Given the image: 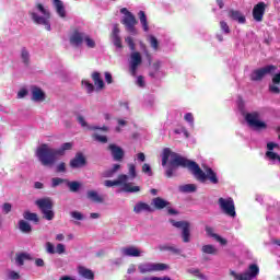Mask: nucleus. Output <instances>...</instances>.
I'll use <instances>...</instances> for the list:
<instances>
[{
	"instance_id": "2eb2a0df",
	"label": "nucleus",
	"mask_w": 280,
	"mask_h": 280,
	"mask_svg": "<svg viewBox=\"0 0 280 280\" xmlns=\"http://www.w3.org/2000/svg\"><path fill=\"white\" fill-rule=\"evenodd\" d=\"M268 5L266 2H258L257 4L254 5L253 9V19L254 21H257V23H261L264 21V15L266 14V8Z\"/></svg>"
},
{
	"instance_id": "e433bc0d",
	"label": "nucleus",
	"mask_w": 280,
	"mask_h": 280,
	"mask_svg": "<svg viewBox=\"0 0 280 280\" xmlns=\"http://www.w3.org/2000/svg\"><path fill=\"white\" fill-rule=\"evenodd\" d=\"M138 16L140 19V23L144 30V32H148L150 27L148 26V16L145 15L144 11H139Z\"/></svg>"
},
{
	"instance_id": "338daca9",
	"label": "nucleus",
	"mask_w": 280,
	"mask_h": 280,
	"mask_svg": "<svg viewBox=\"0 0 280 280\" xmlns=\"http://www.w3.org/2000/svg\"><path fill=\"white\" fill-rule=\"evenodd\" d=\"M26 95H27V90L26 89H22L18 93L19 100H23V97H25Z\"/></svg>"
},
{
	"instance_id": "aec40b11",
	"label": "nucleus",
	"mask_w": 280,
	"mask_h": 280,
	"mask_svg": "<svg viewBox=\"0 0 280 280\" xmlns=\"http://www.w3.org/2000/svg\"><path fill=\"white\" fill-rule=\"evenodd\" d=\"M125 257H141V249L137 246H128L121 249Z\"/></svg>"
},
{
	"instance_id": "37998d69",
	"label": "nucleus",
	"mask_w": 280,
	"mask_h": 280,
	"mask_svg": "<svg viewBox=\"0 0 280 280\" xmlns=\"http://www.w3.org/2000/svg\"><path fill=\"white\" fill-rule=\"evenodd\" d=\"M67 180H68V179H65V178L54 177V178L51 179V187H58V185H62V183H66V184H67Z\"/></svg>"
},
{
	"instance_id": "603ef678",
	"label": "nucleus",
	"mask_w": 280,
	"mask_h": 280,
	"mask_svg": "<svg viewBox=\"0 0 280 280\" xmlns=\"http://www.w3.org/2000/svg\"><path fill=\"white\" fill-rule=\"evenodd\" d=\"M142 172L144 174H149V176H152V167L150 166V164H148V163L143 164Z\"/></svg>"
},
{
	"instance_id": "774afa93",
	"label": "nucleus",
	"mask_w": 280,
	"mask_h": 280,
	"mask_svg": "<svg viewBox=\"0 0 280 280\" xmlns=\"http://www.w3.org/2000/svg\"><path fill=\"white\" fill-rule=\"evenodd\" d=\"M78 121L82 126V128H86V120H84L83 116H78Z\"/></svg>"
},
{
	"instance_id": "bf43d9fd",
	"label": "nucleus",
	"mask_w": 280,
	"mask_h": 280,
	"mask_svg": "<svg viewBox=\"0 0 280 280\" xmlns=\"http://www.w3.org/2000/svg\"><path fill=\"white\" fill-rule=\"evenodd\" d=\"M185 121H188V124H194V114L192 113H187L184 116Z\"/></svg>"
},
{
	"instance_id": "4d7b16f0",
	"label": "nucleus",
	"mask_w": 280,
	"mask_h": 280,
	"mask_svg": "<svg viewBox=\"0 0 280 280\" xmlns=\"http://www.w3.org/2000/svg\"><path fill=\"white\" fill-rule=\"evenodd\" d=\"M9 279L11 280H18V279H21V275L16 271H10L9 272Z\"/></svg>"
},
{
	"instance_id": "bb28decb",
	"label": "nucleus",
	"mask_w": 280,
	"mask_h": 280,
	"mask_svg": "<svg viewBox=\"0 0 280 280\" xmlns=\"http://www.w3.org/2000/svg\"><path fill=\"white\" fill-rule=\"evenodd\" d=\"M152 203H153V207H155L158 210L161 211V209L167 208V206L170 205V201L161 197H156L152 200Z\"/></svg>"
},
{
	"instance_id": "4468645a",
	"label": "nucleus",
	"mask_w": 280,
	"mask_h": 280,
	"mask_svg": "<svg viewBox=\"0 0 280 280\" xmlns=\"http://www.w3.org/2000/svg\"><path fill=\"white\" fill-rule=\"evenodd\" d=\"M107 150H109L113 161H116L117 163H121V161H124V156H126V152L121 147L115 143H110L107 147Z\"/></svg>"
},
{
	"instance_id": "a878e982",
	"label": "nucleus",
	"mask_w": 280,
	"mask_h": 280,
	"mask_svg": "<svg viewBox=\"0 0 280 280\" xmlns=\"http://www.w3.org/2000/svg\"><path fill=\"white\" fill-rule=\"evenodd\" d=\"M23 218L27 222H34L35 224H38V222H40V219L38 218V214L36 212H31L28 210L24 211Z\"/></svg>"
},
{
	"instance_id": "680f3d73",
	"label": "nucleus",
	"mask_w": 280,
	"mask_h": 280,
	"mask_svg": "<svg viewBox=\"0 0 280 280\" xmlns=\"http://www.w3.org/2000/svg\"><path fill=\"white\" fill-rule=\"evenodd\" d=\"M137 84L138 86H140L141 89H143V86H145V80L143 79V75H139L137 79Z\"/></svg>"
},
{
	"instance_id": "c756f323",
	"label": "nucleus",
	"mask_w": 280,
	"mask_h": 280,
	"mask_svg": "<svg viewBox=\"0 0 280 280\" xmlns=\"http://www.w3.org/2000/svg\"><path fill=\"white\" fill-rule=\"evenodd\" d=\"M26 260H32V256L27 253H20L16 254L15 257V262L18 264V266H24Z\"/></svg>"
},
{
	"instance_id": "6e6552de",
	"label": "nucleus",
	"mask_w": 280,
	"mask_h": 280,
	"mask_svg": "<svg viewBox=\"0 0 280 280\" xmlns=\"http://www.w3.org/2000/svg\"><path fill=\"white\" fill-rule=\"evenodd\" d=\"M140 275H150V272H162L167 270V265L163 262H142L138 265Z\"/></svg>"
},
{
	"instance_id": "13d9d810",
	"label": "nucleus",
	"mask_w": 280,
	"mask_h": 280,
	"mask_svg": "<svg viewBox=\"0 0 280 280\" xmlns=\"http://www.w3.org/2000/svg\"><path fill=\"white\" fill-rule=\"evenodd\" d=\"M71 217L74 218V220H84V215L78 211L71 212Z\"/></svg>"
},
{
	"instance_id": "a211bd4d",
	"label": "nucleus",
	"mask_w": 280,
	"mask_h": 280,
	"mask_svg": "<svg viewBox=\"0 0 280 280\" xmlns=\"http://www.w3.org/2000/svg\"><path fill=\"white\" fill-rule=\"evenodd\" d=\"M32 102H45V93L36 85L31 86Z\"/></svg>"
},
{
	"instance_id": "ddd939ff",
	"label": "nucleus",
	"mask_w": 280,
	"mask_h": 280,
	"mask_svg": "<svg viewBox=\"0 0 280 280\" xmlns=\"http://www.w3.org/2000/svg\"><path fill=\"white\" fill-rule=\"evenodd\" d=\"M86 33L81 32L78 28H74L69 36V43L72 47H81L82 43H84V38Z\"/></svg>"
},
{
	"instance_id": "393cba45",
	"label": "nucleus",
	"mask_w": 280,
	"mask_h": 280,
	"mask_svg": "<svg viewBox=\"0 0 280 280\" xmlns=\"http://www.w3.org/2000/svg\"><path fill=\"white\" fill-rule=\"evenodd\" d=\"M159 248L161 252L167 250L168 253H172V255H180L183 253V249L174 245H160Z\"/></svg>"
},
{
	"instance_id": "49530a36",
	"label": "nucleus",
	"mask_w": 280,
	"mask_h": 280,
	"mask_svg": "<svg viewBox=\"0 0 280 280\" xmlns=\"http://www.w3.org/2000/svg\"><path fill=\"white\" fill-rule=\"evenodd\" d=\"M125 43H127V45L131 51H135L137 49L136 45H135V39H132V37H126Z\"/></svg>"
},
{
	"instance_id": "9b49d317",
	"label": "nucleus",
	"mask_w": 280,
	"mask_h": 280,
	"mask_svg": "<svg viewBox=\"0 0 280 280\" xmlns=\"http://www.w3.org/2000/svg\"><path fill=\"white\" fill-rule=\"evenodd\" d=\"M245 120L247 121L248 126L255 128L256 130H266V128H268L266 122L259 120V114L257 113L246 114Z\"/></svg>"
},
{
	"instance_id": "a19ab883",
	"label": "nucleus",
	"mask_w": 280,
	"mask_h": 280,
	"mask_svg": "<svg viewBox=\"0 0 280 280\" xmlns=\"http://www.w3.org/2000/svg\"><path fill=\"white\" fill-rule=\"evenodd\" d=\"M83 43H85L86 47H89L90 49L95 48V40H93V38H91V36L86 35V34L83 39Z\"/></svg>"
},
{
	"instance_id": "4be33fe9",
	"label": "nucleus",
	"mask_w": 280,
	"mask_h": 280,
	"mask_svg": "<svg viewBox=\"0 0 280 280\" xmlns=\"http://www.w3.org/2000/svg\"><path fill=\"white\" fill-rule=\"evenodd\" d=\"M228 15L230 16V19H232V21H237V23L241 24L246 23V16H244V14H242V12L237 10H230Z\"/></svg>"
},
{
	"instance_id": "a18cd8bd",
	"label": "nucleus",
	"mask_w": 280,
	"mask_h": 280,
	"mask_svg": "<svg viewBox=\"0 0 280 280\" xmlns=\"http://www.w3.org/2000/svg\"><path fill=\"white\" fill-rule=\"evenodd\" d=\"M46 253H48L49 255H56V247L51 242L46 243Z\"/></svg>"
},
{
	"instance_id": "69168bd1",
	"label": "nucleus",
	"mask_w": 280,
	"mask_h": 280,
	"mask_svg": "<svg viewBox=\"0 0 280 280\" xmlns=\"http://www.w3.org/2000/svg\"><path fill=\"white\" fill-rule=\"evenodd\" d=\"M105 82L113 84V74H110V72H105Z\"/></svg>"
},
{
	"instance_id": "7c9ffc66",
	"label": "nucleus",
	"mask_w": 280,
	"mask_h": 280,
	"mask_svg": "<svg viewBox=\"0 0 280 280\" xmlns=\"http://www.w3.org/2000/svg\"><path fill=\"white\" fill-rule=\"evenodd\" d=\"M52 1L56 8L57 14H59L61 19H65V16H67V11H65V3L61 2V0H52Z\"/></svg>"
},
{
	"instance_id": "8fccbe9b",
	"label": "nucleus",
	"mask_w": 280,
	"mask_h": 280,
	"mask_svg": "<svg viewBox=\"0 0 280 280\" xmlns=\"http://www.w3.org/2000/svg\"><path fill=\"white\" fill-rule=\"evenodd\" d=\"M89 128V130H93V131H95V130H102V132H108V127H106V126H103V127H98V126H90V127H88Z\"/></svg>"
},
{
	"instance_id": "864d4df0",
	"label": "nucleus",
	"mask_w": 280,
	"mask_h": 280,
	"mask_svg": "<svg viewBox=\"0 0 280 280\" xmlns=\"http://www.w3.org/2000/svg\"><path fill=\"white\" fill-rule=\"evenodd\" d=\"M150 45L153 47L155 50L159 49V39L156 37L151 36L150 37Z\"/></svg>"
},
{
	"instance_id": "423d86ee",
	"label": "nucleus",
	"mask_w": 280,
	"mask_h": 280,
	"mask_svg": "<svg viewBox=\"0 0 280 280\" xmlns=\"http://www.w3.org/2000/svg\"><path fill=\"white\" fill-rule=\"evenodd\" d=\"M277 71V66L275 65H268L262 68L254 70L249 78L252 82H261L266 75H270Z\"/></svg>"
},
{
	"instance_id": "5fc2aeb1",
	"label": "nucleus",
	"mask_w": 280,
	"mask_h": 280,
	"mask_svg": "<svg viewBox=\"0 0 280 280\" xmlns=\"http://www.w3.org/2000/svg\"><path fill=\"white\" fill-rule=\"evenodd\" d=\"M2 211L5 214L10 213V211H12V203H10V202L3 203Z\"/></svg>"
},
{
	"instance_id": "ea45409f",
	"label": "nucleus",
	"mask_w": 280,
	"mask_h": 280,
	"mask_svg": "<svg viewBox=\"0 0 280 280\" xmlns=\"http://www.w3.org/2000/svg\"><path fill=\"white\" fill-rule=\"evenodd\" d=\"M82 86H84L86 89L88 93H93V91H95V85H93V83H91V81L83 80Z\"/></svg>"
},
{
	"instance_id": "79ce46f5",
	"label": "nucleus",
	"mask_w": 280,
	"mask_h": 280,
	"mask_svg": "<svg viewBox=\"0 0 280 280\" xmlns=\"http://www.w3.org/2000/svg\"><path fill=\"white\" fill-rule=\"evenodd\" d=\"M128 170L131 180H133V178H137V166H135V164H128Z\"/></svg>"
},
{
	"instance_id": "6ab92c4d",
	"label": "nucleus",
	"mask_w": 280,
	"mask_h": 280,
	"mask_svg": "<svg viewBox=\"0 0 280 280\" xmlns=\"http://www.w3.org/2000/svg\"><path fill=\"white\" fill-rule=\"evenodd\" d=\"M271 82L272 84H269V93H272L273 95H279L280 88L278 85L280 84V71L272 75Z\"/></svg>"
},
{
	"instance_id": "cd10ccee",
	"label": "nucleus",
	"mask_w": 280,
	"mask_h": 280,
	"mask_svg": "<svg viewBox=\"0 0 280 280\" xmlns=\"http://www.w3.org/2000/svg\"><path fill=\"white\" fill-rule=\"evenodd\" d=\"M92 80L96 89H100V90L104 89V79H102V74L100 72H93Z\"/></svg>"
},
{
	"instance_id": "c03bdc74",
	"label": "nucleus",
	"mask_w": 280,
	"mask_h": 280,
	"mask_svg": "<svg viewBox=\"0 0 280 280\" xmlns=\"http://www.w3.org/2000/svg\"><path fill=\"white\" fill-rule=\"evenodd\" d=\"M220 28L222 30L223 34H231V27L224 21L220 22Z\"/></svg>"
},
{
	"instance_id": "09e8293b",
	"label": "nucleus",
	"mask_w": 280,
	"mask_h": 280,
	"mask_svg": "<svg viewBox=\"0 0 280 280\" xmlns=\"http://www.w3.org/2000/svg\"><path fill=\"white\" fill-rule=\"evenodd\" d=\"M37 10L39 12H42V14H44V16H47V19H49V16H50L49 11H47L46 8L43 4L38 3L37 4Z\"/></svg>"
},
{
	"instance_id": "7ed1b4c3",
	"label": "nucleus",
	"mask_w": 280,
	"mask_h": 280,
	"mask_svg": "<svg viewBox=\"0 0 280 280\" xmlns=\"http://www.w3.org/2000/svg\"><path fill=\"white\" fill-rule=\"evenodd\" d=\"M128 175L120 174L118 175L117 179L110 180L106 179L104 182L105 187H119L122 186V190L127 194H137V191H141V187L132 186L131 183H128Z\"/></svg>"
},
{
	"instance_id": "58836bf2",
	"label": "nucleus",
	"mask_w": 280,
	"mask_h": 280,
	"mask_svg": "<svg viewBox=\"0 0 280 280\" xmlns=\"http://www.w3.org/2000/svg\"><path fill=\"white\" fill-rule=\"evenodd\" d=\"M92 139H94V141H98V143H108V137L100 136V133H93Z\"/></svg>"
},
{
	"instance_id": "b1692460",
	"label": "nucleus",
	"mask_w": 280,
	"mask_h": 280,
	"mask_svg": "<svg viewBox=\"0 0 280 280\" xmlns=\"http://www.w3.org/2000/svg\"><path fill=\"white\" fill-rule=\"evenodd\" d=\"M120 170H121L120 164H114L112 168L106 170L102 173V177L103 178H113V176H115V173H117Z\"/></svg>"
},
{
	"instance_id": "de8ad7c7",
	"label": "nucleus",
	"mask_w": 280,
	"mask_h": 280,
	"mask_svg": "<svg viewBox=\"0 0 280 280\" xmlns=\"http://www.w3.org/2000/svg\"><path fill=\"white\" fill-rule=\"evenodd\" d=\"M112 38H113V43H114L115 47H117L118 49H124V45L121 44L120 36H116V37H112Z\"/></svg>"
},
{
	"instance_id": "c85d7f7f",
	"label": "nucleus",
	"mask_w": 280,
	"mask_h": 280,
	"mask_svg": "<svg viewBox=\"0 0 280 280\" xmlns=\"http://www.w3.org/2000/svg\"><path fill=\"white\" fill-rule=\"evenodd\" d=\"M86 198L89 200H92V202H98V203L104 202V198H102V196H100V194H97V191L95 190H88Z\"/></svg>"
},
{
	"instance_id": "20e7f679",
	"label": "nucleus",
	"mask_w": 280,
	"mask_h": 280,
	"mask_svg": "<svg viewBox=\"0 0 280 280\" xmlns=\"http://www.w3.org/2000/svg\"><path fill=\"white\" fill-rule=\"evenodd\" d=\"M36 207H38L44 220L51 221L56 218V212H54V201L50 198H42L35 201Z\"/></svg>"
},
{
	"instance_id": "f704fd0d",
	"label": "nucleus",
	"mask_w": 280,
	"mask_h": 280,
	"mask_svg": "<svg viewBox=\"0 0 280 280\" xmlns=\"http://www.w3.org/2000/svg\"><path fill=\"white\" fill-rule=\"evenodd\" d=\"M201 253L205 255H218V248L213 245H203L201 247Z\"/></svg>"
},
{
	"instance_id": "0eeeda50",
	"label": "nucleus",
	"mask_w": 280,
	"mask_h": 280,
	"mask_svg": "<svg viewBox=\"0 0 280 280\" xmlns=\"http://www.w3.org/2000/svg\"><path fill=\"white\" fill-rule=\"evenodd\" d=\"M171 224L175 226V229H182L184 244H189V242H191V223H189V221L171 220Z\"/></svg>"
},
{
	"instance_id": "72a5a7b5",
	"label": "nucleus",
	"mask_w": 280,
	"mask_h": 280,
	"mask_svg": "<svg viewBox=\"0 0 280 280\" xmlns=\"http://www.w3.org/2000/svg\"><path fill=\"white\" fill-rule=\"evenodd\" d=\"M66 185L72 194H77V191H80V187H82L80 182H69V179H67Z\"/></svg>"
},
{
	"instance_id": "f8f14e48",
	"label": "nucleus",
	"mask_w": 280,
	"mask_h": 280,
	"mask_svg": "<svg viewBox=\"0 0 280 280\" xmlns=\"http://www.w3.org/2000/svg\"><path fill=\"white\" fill-rule=\"evenodd\" d=\"M130 62H129V71L131 75H137V70L139 69V66L143 62V58L141 57V52L133 51L130 56Z\"/></svg>"
},
{
	"instance_id": "39448f33",
	"label": "nucleus",
	"mask_w": 280,
	"mask_h": 280,
	"mask_svg": "<svg viewBox=\"0 0 280 280\" xmlns=\"http://www.w3.org/2000/svg\"><path fill=\"white\" fill-rule=\"evenodd\" d=\"M120 14L125 15L121 20V23L122 25H125L127 32H129L130 34H137V28H135V25H137V23L139 22L137 21L135 14L128 11L127 8L120 9Z\"/></svg>"
},
{
	"instance_id": "e2e57ef3",
	"label": "nucleus",
	"mask_w": 280,
	"mask_h": 280,
	"mask_svg": "<svg viewBox=\"0 0 280 280\" xmlns=\"http://www.w3.org/2000/svg\"><path fill=\"white\" fill-rule=\"evenodd\" d=\"M275 148H279V144L275 143V142H268L267 143V150L268 152H272V150H275Z\"/></svg>"
},
{
	"instance_id": "1a4fd4ad",
	"label": "nucleus",
	"mask_w": 280,
	"mask_h": 280,
	"mask_svg": "<svg viewBox=\"0 0 280 280\" xmlns=\"http://www.w3.org/2000/svg\"><path fill=\"white\" fill-rule=\"evenodd\" d=\"M230 275L234 278V280H253L259 275V266L252 264L248 267V271L237 273L234 270H230Z\"/></svg>"
},
{
	"instance_id": "5701e85b",
	"label": "nucleus",
	"mask_w": 280,
	"mask_h": 280,
	"mask_svg": "<svg viewBox=\"0 0 280 280\" xmlns=\"http://www.w3.org/2000/svg\"><path fill=\"white\" fill-rule=\"evenodd\" d=\"M78 272H79L80 277H83V279L95 280V273L93 272V270H91L86 267H79Z\"/></svg>"
},
{
	"instance_id": "dca6fc26",
	"label": "nucleus",
	"mask_w": 280,
	"mask_h": 280,
	"mask_svg": "<svg viewBox=\"0 0 280 280\" xmlns=\"http://www.w3.org/2000/svg\"><path fill=\"white\" fill-rule=\"evenodd\" d=\"M86 165V158L82 152H79L74 155V158L70 161V167L72 170H78L80 167H84Z\"/></svg>"
},
{
	"instance_id": "412c9836",
	"label": "nucleus",
	"mask_w": 280,
	"mask_h": 280,
	"mask_svg": "<svg viewBox=\"0 0 280 280\" xmlns=\"http://www.w3.org/2000/svg\"><path fill=\"white\" fill-rule=\"evenodd\" d=\"M206 233L207 235H209V237H213L217 242H219L221 246H226V244H229V241H226V238H223L222 236L213 233V228L209 225L206 226Z\"/></svg>"
},
{
	"instance_id": "4c0bfd02",
	"label": "nucleus",
	"mask_w": 280,
	"mask_h": 280,
	"mask_svg": "<svg viewBox=\"0 0 280 280\" xmlns=\"http://www.w3.org/2000/svg\"><path fill=\"white\" fill-rule=\"evenodd\" d=\"M21 58L24 62V65L30 66V51L27 50V48L23 47L21 50Z\"/></svg>"
},
{
	"instance_id": "2f4dec72",
	"label": "nucleus",
	"mask_w": 280,
	"mask_h": 280,
	"mask_svg": "<svg viewBox=\"0 0 280 280\" xmlns=\"http://www.w3.org/2000/svg\"><path fill=\"white\" fill-rule=\"evenodd\" d=\"M19 230L21 233H31L32 232V224L25 220H20L19 221Z\"/></svg>"
},
{
	"instance_id": "9d476101",
	"label": "nucleus",
	"mask_w": 280,
	"mask_h": 280,
	"mask_svg": "<svg viewBox=\"0 0 280 280\" xmlns=\"http://www.w3.org/2000/svg\"><path fill=\"white\" fill-rule=\"evenodd\" d=\"M218 205L225 215H229L230 218H235V215H237V212H235V201H233V198L229 197L224 199L220 197Z\"/></svg>"
},
{
	"instance_id": "0e129e2a",
	"label": "nucleus",
	"mask_w": 280,
	"mask_h": 280,
	"mask_svg": "<svg viewBox=\"0 0 280 280\" xmlns=\"http://www.w3.org/2000/svg\"><path fill=\"white\" fill-rule=\"evenodd\" d=\"M35 266H37V268H44L45 260H43L42 258H36L35 259Z\"/></svg>"
},
{
	"instance_id": "6e6d98bb",
	"label": "nucleus",
	"mask_w": 280,
	"mask_h": 280,
	"mask_svg": "<svg viewBox=\"0 0 280 280\" xmlns=\"http://www.w3.org/2000/svg\"><path fill=\"white\" fill-rule=\"evenodd\" d=\"M66 250H67V249H66V247H65V244H62V243L57 244V250H56V253H58V255L65 254Z\"/></svg>"
},
{
	"instance_id": "3c124183",
	"label": "nucleus",
	"mask_w": 280,
	"mask_h": 280,
	"mask_svg": "<svg viewBox=\"0 0 280 280\" xmlns=\"http://www.w3.org/2000/svg\"><path fill=\"white\" fill-rule=\"evenodd\" d=\"M56 172L60 173H65L67 172V164L65 162H61L57 165Z\"/></svg>"
},
{
	"instance_id": "473e14b6",
	"label": "nucleus",
	"mask_w": 280,
	"mask_h": 280,
	"mask_svg": "<svg viewBox=\"0 0 280 280\" xmlns=\"http://www.w3.org/2000/svg\"><path fill=\"white\" fill-rule=\"evenodd\" d=\"M133 211H135V213H141L142 211H152V208H150V205H148L145 202H138L133 207Z\"/></svg>"
},
{
	"instance_id": "f03ea898",
	"label": "nucleus",
	"mask_w": 280,
	"mask_h": 280,
	"mask_svg": "<svg viewBox=\"0 0 280 280\" xmlns=\"http://www.w3.org/2000/svg\"><path fill=\"white\" fill-rule=\"evenodd\" d=\"M71 148H73L71 142L63 143L60 149L49 148L44 143L37 148L36 156L44 167H51L58 161V156H65V152Z\"/></svg>"
},
{
	"instance_id": "f3484780",
	"label": "nucleus",
	"mask_w": 280,
	"mask_h": 280,
	"mask_svg": "<svg viewBox=\"0 0 280 280\" xmlns=\"http://www.w3.org/2000/svg\"><path fill=\"white\" fill-rule=\"evenodd\" d=\"M31 19L33 20L36 25H45V28L50 32L51 25L49 24V18L47 16H39L35 12H30Z\"/></svg>"
},
{
	"instance_id": "052dcab7",
	"label": "nucleus",
	"mask_w": 280,
	"mask_h": 280,
	"mask_svg": "<svg viewBox=\"0 0 280 280\" xmlns=\"http://www.w3.org/2000/svg\"><path fill=\"white\" fill-rule=\"evenodd\" d=\"M119 32H120L119 31V24H115L114 28H113V32H112V38L119 36Z\"/></svg>"
},
{
	"instance_id": "f257e3e1",
	"label": "nucleus",
	"mask_w": 280,
	"mask_h": 280,
	"mask_svg": "<svg viewBox=\"0 0 280 280\" xmlns=\"http://www.w3.org/2000/svg\"><path fill=\"white\" fill-rule=\"evenodd\" d=\"M162 167H166V178H172L176 170L184 167L189 170V172H191L192 176H195L196 180H199V183H207V178H209L212 185H218L219 183L218 174H215L211 167H208L206 170L207 173H205L198 163L182 156L176 152H173L170 148H164L162 151Z\"/></svg>"
},
{
	"instance_id": "c9c22d12",
	"label": "nucleus",
	"mask_w": 280,
	"mask_h": 280,
	"mask_svg": "<svg viewBox=\"0 0 280 280\" xmlns=\"http://www.w3.org/2000/svg\"><path fill=\"white\" fill-rule=\"evenodd\" d=\"M196 189L197 187L195 184H186V185L179 186V191H182V194H194Z\"/></svg>"
}]
</instances>
